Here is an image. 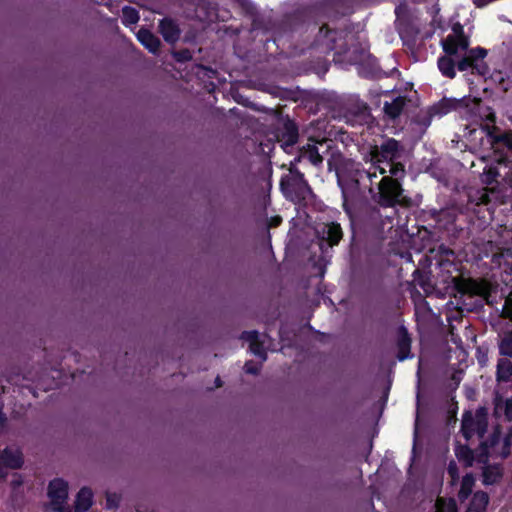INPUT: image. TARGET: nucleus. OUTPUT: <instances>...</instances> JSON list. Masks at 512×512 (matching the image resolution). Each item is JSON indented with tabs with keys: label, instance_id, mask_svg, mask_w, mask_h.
<instances>
[{
	"label": "nucleus",
	"instance_id": "1",
	"mask_svg": "<svg viewBox=\"0 0 512 512\" xmlns=\"http://www.w3.org/2000/svg\"><path fill=\"white\" fill-rule=\"evenodd\" d=\"M351 12L352 7L348 0H320L301 6L282 17L278 24L280 32L272 40L279 47L284 34L300 31L310 24L317 25L324 20H337Z\"/></svg>",
	"mask_w": 512,
	"mask_h": 512
},
{
	"label": "nucleus",
	"instance_id": "2",
	"mask_svg": "<svg viewBox=\"0 0 512 512\" xmlns=\"http://www.w3.org/2000/svg\"><path fill=\"white\" fill-rule=\"evenodd\" d=\"M369 155L372 166L379 174H386L396 166L405 169L406 149L395 138H386L380 145L372 146Z\"/></svg>",
	"mask_w": 512,
	"mask_h": 512
},
{
	"label": "nucleus",
	"instance_id": "3",
	"mask_svg": "<svg viewBox=\"0 0 512 512\" xmlns=\"http://www.w3.org/2000/svg\"><path fill=\"white\" fill-rule=\"evenodd\" d=\"M389 174H382L383 177L378 183V192L373 195V200L383 208L401 205L405 199L402 181L406 177V169L396 166Z\"/></svg>",
	"mask_w": 512,
	"mask_h": 512
},
{
	"label": "nucleus",
	"instance_id": "4",
	"mask_svg": "<svg viewBox=\"0 0 512 512\" xmlns=\"http://www.w3.org/2000/svg\"><path fill=\"white\" fill-rule=\"evenodd\" d=\"M280 189L286 199L297 203L305 201L312 194V188L304 174L294 163L290 165L289 174L281 177Z\"/></svg>",
	"mask_w": 512,
	"mask_h": 512
},
{
	"label": "nucleus",
	"instance_id": "5",
	"mask_svg": "<svg viewBox=\"0 0 512 512\" xmlns=\"http://www.w3.org/2000/svg\"><path fill=\"white\" fill-rule=\"evenodd\" d=\"M486 135L494 153V162L501 167L512 161V131L486 125Z\"/></svg>",
	"mask_w": 512,
	"mask_h": 512
},
{
	"label": "nucleus",
	"instance_id": "6",
	"mask_svg": "<svg viewBox=\"0 0 512 512\" xmlns=\"http://www.w3.org/2000/svg\"><path fill=\"white\" fill-rule=\"evenodd\" d=\"M395 25L398 34L404 46L413 48L416 45L420 29L416 18L410 12L405 3H401L395 8Z\"/></svg>",
	"mask_w": 512,
	"mask_h": 512
},
{
	"label": "nucleus",
	"instance_id": "7",
	"mask_svg": "<svg viewBox=\"0 0 512 512\" xmlns=\"http://www.w3.org/2000/svg\"><path fill=\"white\" fill-rule=\"evenodd\" d=\"M376 171L375 169L374 172H371L370 170H366L361 163L349 161L345 163L341 173L337 172L338 182L340 185L346 182L356 189L361 185L366 186L364 183L365 180L369 182V185H372V179L377 176Z\"/></svg>",
	"mask_w": 512,
	"mask_h": 512
},
{
	"label": "nucleus",
	"instance_id": "8",
	"mask_svg": "<svg viewBox=\"0 0 512 512\" xmlns=\"http://www.w3.org/2000/svg\"><path fill=\"white\" fill-rule=\"evenodd\" d=\"M488 420L485 408L477 409L475 415L470 410L464 411L461 422V433L466 440H470L474 434L480 438L487 432Z\"/></svg>",
	"mask_w": 512,
	"mask_h": 512
},
{
	"label": "nucleus",
	"instance_id": "9",
	"mask_svg": "<svg viewBox=\"0 0 512 512\" xmlns=\"http://www.w3.org/2000/svg\"><path fill=\"white\" fill-rule=\"evenodd\" d=\"M338 41L344 43L342 31L331 29L328 24L323 23L312 43V47L328 54L339 47Z\"/></svg>",
	"mask_w": 512,
	"mask_h": 512
},
{
	"label": "nucleus",
	"instance_id": "10",
	"mask_svg": "<svg viewBox=\"0 0 512 512\" xmlns=\"http://www.w3.org/2000/svg\"><path fill=\"white\" fill-rule=\"evenodd\" d=\"M24 464L23 453L19 449L10 447L0 451V480H4L7 476L6 469H20Z\"/></svg>",
	"mask_w": 512,
	"mask_h": 512
},
{
	"label": "nucleus",
	"instance_id": "11",
	"mask_svg": "<svg viewBox=\"0 0 512 512\" xmlns=\"http://www.w3.org/2000/svg\"><path fill=\"white\" fill-rule=\"evenodd\" d=\"M467 107L465 99L447 98L443 97L438 102L431 105L428 109L431 115L437 118H441L453 111H458L462 108Z\"/></svg>",
	"mask_w": 512,
	"mask_h": 512
},
{
	"label": "nucleus",
	"instance_id": "12",
	"mask_svg": "<svg viewBox=\"0 0 512 512\" xmlns=\"http://www.w3.org/2000/svg\"><path fill=\"white\" fill-rule=\"evenodd\" d=\"M47 494L52 506L58 505V509H61V504H65L68 498V483L62 478L51 480Z\"/></svg>",
	"mask_w": 512,
	"mask_h": 512
},
{
	"label": "nucleus",
	"instance_id": "13",
	"mask_svg": "<svg viewBox=\"0 0 512 512\" xmlns=\"http://www.w3.org/2000/svg\"><path fill=\"white\" fill-rule=\"evenodd\" d=\"M321 243H326L328 246L333 247L338 245L343 238V231L339 223L330 222L317 231Z\"/></svg>",
	"mask_w": 512,
	"mask_h": 512
},
{
	"label": "nucleus",
	"instance_id": "14",
	"mask_svg": "<svg viewBox=\"0 0 512 512\" xmlns=\"http://www.w3.org/2000/svg\"><path fill=\"white\" fill-rule=\"evenodd\" d=\"M412 339L406 327L400 326L397 331V359L399 361H405L412 358L411 354Z\"/></svg>",
	"mask_w": 512,
	"mask_h": 512
},
{
	"label": "nucleus",
	"instance_id": "15",
	"mask_svg": "<svg viewBox=\"0 0 512 512\" xmlns=\"http://www.w3.org/2000/svg\"><path fill=\"white\" fill-rule=\"evenodd\" d=\"M159 32L163 39L169 43H176L181 34V30L175 20L171 18H163L159 22Z\"/></svg>",
	"mask_w": 512,
	"mask_h": 512
},
{
	"label": "nucleus",
	"instance_id": "16",
	"mask_svg": "<svg viewBox=\"0 0 512 512\" xmlns=\"http://www.w3.org/2000/svg\"><path fill=\"white\" fill-rule=\"evenodd\" d=\"M278 137L287 146L297 143L299 138V130L296 122L289 117L283 123L282 129L279 130Z\"/></svg>",
	"mask_w": 512,
	"mask_h": 512
},
{
	"label": "nucleus",
	"instance_id": "17",
	"mask_svg": "<svg viewBox=\"0 0 512 512\" xmlns=\"http://www.w3.org/2000/svg\"><path fill=\"white\" fill-rule=\"evenodd\" d=\"M504 476V468L500 463L482 467V483L485 486L498 484Z\"/></svg>",
	"mask_w": 512,
	"mask_h": 512
},
{
	"label": "nucleus",
	"instance_id": "18",
	"mask_svg": "<svg viewBox=\"0 0 512 512\" xmlns=\"http://www.w3.org/2000/svg\"><path fill=\"white\" fill-rule=\"evenodd\" d=\"M303 160H307L316 167L322 165L323 157L320 155L316 144L308 143L300 148L299 155L295 158V161L301 162Z\"/></svg>",
	"mask_w": 512,
	"mask_h": 512
},
{
	"label": "nucleus",
	"instance_id": "19",
	"mask_svg": "<svg viewBox=\"0 0 512 512\" xmlns=\"http://www.w3.org/2000/svg\"><path fill=\"white\" fill-rule=\"evenodd\" d=\"M136 36L138 41L150 52L156 53L159 50L161 42L149 29L140 28Z\"/></svg>",
	"mask_w": 512,
	"mask_h": 512
},
{
	"label": "nucleus",
	"instance_id": "20",
	"mask_svg": "<svg viewBox=\"0 0 512 512\" xmlns=\"http://www.w3.org/2000/svg\"><path fill=\"white\" fill-rule=\"evenodd\" d=\"M243 13L252 19V29H264L263 19L260 17L257 6L251 0H244L240 4Z\"/></svg>",
	"mask_w": 512,
	"mask_h": 512
},
{
	"label": "nucleus",
	"instance_id": "21",
	"mask_svg": "<svg viewBox=\"0 0 512 512\" xmlns=\"http://www.w3.org/2000/svg\"><path fill=\"white\" fill-rule=\"evenodd\" d=\"M93 504V492L89 487H82L77 493L74 512H86Z\"/></svg>",
	"mask_w": 512,
	"mask_h": 512
},
{
	"label": "nucleus",
	"instance_id": "22",
	"mask_svg": "<svg viewBox=\"0 0 512 512\" xmlns=\"http://www.w3.org/2000/svg\"><path fill=\"white\" fill-rule=\"evenodd\" d=\"M489 500L487 492L482 490L476 491L465 512H486Z\"/></svg>",
	"mask_w": 512,
	"mask_h": 512
},
{
	"label": "nucleus",
	"instance_id": "23",
	"mask_svg": "<svg viewBox=\"0 0 512 512\" xmlns=\"http://www.w3.org/2000/svg\"><path fill=\"white\" fill-rule=\"evenodd\" d=\"M496 380L507 383L512 380V362L508 358H499L496 366Z\"/></svg>",
	"mask_w": 512,
	"mask_h": 512
},
{
	"label": "nucleus",
	"instance_id": "24",
	"mask_svg": "<svg viewBox=\"0 0 512 512\" xmlns=\"http://www.w3.org/2000/svg\"><path fill=\"white\" fill-rule=\"evenodd\" d=\"M405 104V97L398 96L393 99L392 102H385L383 109L389 118L396 119L402 114Z\"/></svg>",
	"mask_w": 512,
	"mask_h": 512
},
{
	"label": "nucleus",
	"instance_id": "25",
	"mask_svg": "<svg viewBox=\"0 0 512 512\" xmlns=\"http://www.w3.org/2000/svg\"><path fill=\"white\" fill-rule=\"evenodd\" d=\"M475 484V478L472 473H467L463 476L460 489L458 491V499L460 502H464L472 494L473 487Z\"/></svg>",
	"mask_w": 512,
	"mask_h": 512
},
{
	"label": "nucleus",
	"instance_id": "26",
	"mask_svg": "<svg viewBox=\"0 0 512 512\" xmlns=\"http://www.w3.org/2000/svg\"><path fill=\"white\" fill-rule=\"evenodd\" d=\"M437 64H438V68H439V70H440V72L442 73L443 76H445L447 78H450V79L455 77V75H456V71H455L456 63L451 58V56L446 55V56L439 57Z\"/></svg>",
	"mask_w": 512,
	"mask_h": 512
},
{
	"label": "nucleus",
	"instance_id": "27",
	"mask_svg": "<svg viewBox=\"0 0 512 512\" xmlns=\"http://www.w3.org/2000/svg\"><path fill=\"white\" fill-rule=\"evenodd\" d=\"M455 454L465 467H471L475 461L474 452L468 445H459L455 449Z\"/></svg>",
	"mask_w": 512,
	"mask_h": 512
},
{
	"label": "nucleus",
	"instance_id": "28",
	"mask_svg": "<svg viewBox=\"0 0 512 512\" xmlns=\"http://www.w3.org/2000/svg\"><path fill=\"white\" fill-rule=\"evenodd\" d=\"M501 170H503V168H501V166L498 164L496 166H486L482 174V181L488 185H491L498 181V177L503 179V172H501Z\"/></svg>",
	"mask_w": 512,
	"mask_h": 512
},
{
	"label": "nucleus",
	"instance_id": "29",
	"mask_svg": "<svg viewBox=\"0 0 512 512\" xmlns=\"http://www.w3.org/2000/svg\"><path fill=\"white\" fill-rule=\"evenodd\" d=\"M139 19V12L135 8L131 6H124L122 8V24L124 26L136 24Z\"/></svg>",
	"mask_w": 512,
	"mask_h": 512
},
{
	"label": "nucleus",
	"instance_id": "30",
	"mask_svg": "<svg viewBox=\"0 0 512 512\" xmlns=\"http://www.w3.org/2000/svg\"><path fill=\"white\" fill-rule=\"evenodd\" d=\"M456 66H457L458 70L461 72L467 71L468 69H472V70H477V72L481 75H485L486 69H487V66L485 64L474 65L467 56H465L461 60H459L456 63Z\"/></svg>",
	"mask_w": 512,
	"mask_h": 512
},
{
	"label": "nucleus",
	"instance_id": "31",
	"mask_svg": "<svg viewBox=\"0 0 512 512\" xmlns=\"http://www.w3.org/2000/svg\"><path fill=\"white\" fill-rule=\"evenodd\" d=\"M413 281L420 286L426 293H428L432 289V284L430 281V277L424 272L416 269L413 272Z\"/></svg>",
	"mask_w": 512,
	"mask_h": 512
},
{
	"label": "nucleus",
	"instance_id": "32",
	"mask_svg": "<svg viewBox=\"0 0 512 512\" xmlns=\"http://www.w3.org/2000/svg\"><path fill=\"white\" fill-rule=\"evenodd\" d=\"M499 353L504 358L512 357V331L506 333L499 342Z\"/></svg>",
	"mask_w": 512,
	"mask_h": 512
},
{
	"label": "nucleus",
	"instance_id": "33",
	"mask_svg": "<svg viewBox=\"0 0 512 512\" xmlns=\"http://www.w3.org/2000/svg\"><path fill=\"white\" fill-rule=\"evenodd\" d=\"M444 52L449 56H456L458 54L457 38L448 35L442 42Z\"/></svg>",
	"mask_w": 512,
	"mask_h": 512
},
{
	"label": "nucleus",
	"instance_id": "34",
	"mask_svg": "<svg viewBox=\"0 0 512 512\" xmlns=\"http://www.w3.org/2000/svg\"><path fill=\"white\" fill-rule=\"evenodd\" d=\"M474 65H478L479 60H483L487 56V50L482 47H476L469 50L466 55Z\"/></svg>",
	"mask_w": 512,
	"mask_h": 512
},
{
	"label": "nucleus",
	"instance_id": "35",
	"mask_svg": "<svg viewBox=\"0 0 512 512\" xmlns=\"http://www.w3.org/2000/svg\"><path fill=\"white\" fill-rule=\"evenodd\" d=\"M437 512H457V506L454 500H450L449 503H445L442 498H439L436 502Z\"/></svg>",
	"mask_w": 512,
	"mask_h": 512
},
{
	"label": "nucleus",
	"instance_id": "36",
	"mask_svg": "<svg viewBox=\"0 0 512 512\" xmlns=\"http://www.w3.org/2000/svg\"><path fill=\"white\" fill-rule=\"evenodd\" d=\"M441 259L439 260V266L446 268L453 265V262L449 259L450 256H454V252L449 248H441L440 250Z\"/></svg>",
	"mask_w": 512,
	"mask_h": 512
},
{
	"label": "nucleus",
	"instance_id": "37",
	"mask_svg": "<svg viewBox=\"0 0 512 512\" xmlns=\"http://www.w3.org/2000/svg\"><path fill=\"white\" fill-rule=\"evenodd\" d=\"M249 349L254 355L261 358L262 361H265L267 359V353L264 349L263 343L260 340H258L257 342L251 343L249 345Z\"/></svg>",
	"mask_w": 512,
	"mask_h": 512
},
{
	"label": "nucleus",
	"instance_id": "38",
	"mask_svg": "<svg viewBox=\"0 0 512 512\" xmlns=\"http://www.w3.org/2000/svg\"><path fill=\"white\" fill-rule=\"evenodd\" d=\"M482 450L481 452L475 457V460L482 464L483 466L490 465L489 463V451H488V445L486 443L481 444Z\"/></svg>",
	"mask_w": 512,
	"mask_h": 512
},
{
	"label": "nucleus",
	"instance_id": "39",
	"mask_svg": "<svg viewBox=\"0 0 512 512\" xmlns=\"http://www.w3.org/2000/svg\"><path fill=\"white\" fill-rule=\"evenodd\" d=\"M501 168H503V180L512 187V160Z\"/></svg>",
	"mask_w": 512,
	"mask_h": 512
},
{
	"label": "nucleus",
	"instance_id": "40",
	"mask_svg": "<svg viewBox=\"0 0 512 512\" xmlns=\"http://www.w3.org/2000/svg\"><path fill=\"white\" fill-rule=\"evenodd\" d=\"M241 339L248 341L250 345L259 340V333L256 330L244 331L241 334Z\"/></svg>",
	"mask_w": 512,
	"mask_h": 512
},
{
	"label": "nucleus",
	"instance_id": "41",
	"mask_svg": "<svg viewBox=\"0 0 512 512\" xmlns=\"http://www.w3.org/2000/svg\"><path fill=\"white\" fill-rule=\"evenodd\" d=\"M244 371L247 374L257 375L260 372V366L255 364L253 361H247L244 365Z\"/></svg>",
	"mask_w": 512,
	"mask_h": 512
},
{
	"label": "nucleus",
	"instance_id": "42",
	"mask_svg": "<svg viewBox=\"0 0 512 512\" xmlns=\"http://www.w3.org/2000/svg\"><path fill=\"white\" fill-rule=\"evenodd\" d=\"M433 118H435V116L431 115V112L429 111V109H427V112L424 115L418 117V123L420 125L428 127L431 124Z\"/></svg>",
	"mask_w": 512,
	"mask_h": 512
},
{
	"label": "nucleus",
	"instance_id": "43",
	"mask_svg": "<svg viewBox=\"0 0 512 512\" xmlns=\"http://www.w3.org/2000/svg\"><path fill=\"white\" fill-rule=\"evenodd\" d=\"M175 58L177 61L184 62L190 60L192 56L189 50L183 49L175 53Z\"/></svg>",
	"mask_w": 512,
	"mask_h": 512
},
{
	"label": "nucleus",
	"instance_id": "44",
	"mask_svg": "<svg viewBox=\"0 0 512 512\" xmlns=\"http://www.w3.org/2000/svg\"><path fill=\"white\" fill-rule=\"evenodd\" d=\"M23 484V478L20 474L15 473L11 479L10 485L13 490H17Z\"/></svg>",
	"mask_w": 512,
	"mask_h": 512
},
{
	"label": "nucleus",
	"instance_id": "45",
	"mask_svg": "<svg viewBox=\"0 0 512 512\" xmlns=\"http://www.w3.org/2000/svg\"><path fill=\"white\" fill-rule=\"evenodd\" d=\"M457 38V45H458V48L459 50H462V51H465L468 49V46H469V39L466 35H463L461 37H456Z\"/></svg>",
	"mask_w": 512,
	"mask_h": 512
},
{
	"label": "nucleus",
	"instance_id": "46",
	"mask_svg": "<svg viewBox=\"0 0 512 512\" xmlns=\"http://www.w3.org/2000/svg\"><path fill=\"white\" fill-rule=\"evenodd\" d=\"M504 313L512 318V292L508 295L506 298L505 304H504Z\"/></svg>",
	"mask_w": 512,
	"mask_h": 512
},
{
	"label": "nucleus",
	"instance_id": "47",
	"mask_svg": "<svg viewBox=\"0 0 512 512\" xmlns=\"http://www.w3.org/2000/svg\"><path fill=\"white\" fill-rule=\"evenodd\" d=\"M510 439L508 437H506L504 439V444H503V447H502V451H501V457L503 459H506L509 455H510Z\"/></svg>",
	"mask_w": 512,
	"mask_h": 512
},
{
	"label": "nucleus",
	"instance_id": "48",
	"mask_svg": "<svg viewBox=\"0 0 512 512\" xmlns=\"http://www.w3.org/2000/svg\"><path fill=\"white\" fill-rule=\"evenodd\" d=\"M453 34H451L454 37H461L465 35L463 26L457 22L452 26Z\"/></svg>",
	"mask_w": 512,
	"mask_h": 512
},
{
	"label": "nucleus",
	"instance_id": "49",
	"mask_svg": "<svg viewBox=\"0 0 512 512\" xmlns=\"http://www.w3.org/2000/svg\"><path fill=\"white\" fill-rule=\"evenodd\" d=\"M447 470L452 479L458 478V468L455 462H450Z\"/></svg>",
	"mask_w": 512,
	"mask_h": 512
},
{
	"label": "nucleus",
	"instance_id": "50",
	"mask_svg": "<svg viewBox=\"0 0 512 512\" xmlns=\"http://www.w3.org/2000/svg\"><path fill=\"white\" fill-rule=\"evenodd\" d=\"M498 441H499V434L494 433L490 437L488 443L487 442H485V443L488 445V448H489V447L495 446L498 443Z\"/></svg>",
	"mask_w": 512,
	"mask_h": 512
},
{
	"label": "nucleus",
	"instance_id": "51",
	"mask_svg": "<svg viewBox=\"0 0 512 512\" xmlns=\"http://www.w3.org/2000/svg\"><path fill=\"white\" fill-rule=\"evenodd\" d=\"M118 506L117 502L114 499L113 495L108 494L107 495V507L108 508H116Z\"/></svg>",
	"mask_w": 512,
	"mask_h": 512
},
{
	"label": "nucleus",
	"instance_id": "52",
	"mask_svg": "<svg viewBox=\"0 0 512 512\" xmlns=\"http://www.w3.org/2000/svg\"><path fill=\"white\" fill-rule=\"evenodd\" d=\"M53 510L55 512H71V510L65 506V504H61V509H58V505L53 506Z\"/></svg>",
	"mask_w": 512,
	"mask_h": 512
},
{
	"label": "nucleus",
	"instance_id": "53",
	"mask_svg": "<svg viewBox=\"0 0 512 512\" xmlns=\"http://www.w3.org/2000/svg\"><path fill=\"white\" fill-rule=\"evenodd\" d=\"M445 213H446V211H444V210H441V211H433V214H432V215H433V218H434V219L439 220V218H440L443 214H445Z\"/></svg>",
	"mask_w": 512,
	"mask_h": 512
},
{
	"label": "nucleus",
	"instance_id": "54",
	"mask_svg": "<svg viewBox=\"0 0 512 512\" xmlns=\"http://www.w3.org/2000/svg\"><path fill=\"white\" fill-rule=\"evenodd\" d=\"M510 412H512V398L506 402V413L509 414Z\"/></svg>",
	"mask_w": 512,
	"mask_h": 512
},
{
	"label": "nucleus",
	"instance_id": "55",
	"mask_svg": "<svg viewBox=\"0 0 512 512\" xmlns=\"http://www.w3.org/2000/svg\"><path fill=\"white\" fill-rule=\"evenodd\" d=\"M6 422V416L2 411V408L0 407V425H3Z\"/></svg>",
	"mask_w": 512,
	"mask_h": 512
},
{
	"label": "nucleus",
	"instance_id": "56",
	"mask_svg": "<svg viewBox=\"0 0 512 512\" xmlns=\"http://www.w3.org/2000/svg\"><path fill=\"white\" fill-rule=\"evenodd\" d=\"M222 385H223V382H222L221 378L219 376H217L215 379V387L220 388V387H222Z\"/></svg>",
	"mask_w": 512,
	"mask_h": 512
},
{
	"label": "nucleus",
	"instance_id": "57",
	"mask_svg": "<svg viewBox=\"0 0 512 512\" xmlns=\"http://www.w3.org/2000/svg\"><path fill=\"white\" fill-rule=\"evenodd\" d=\"M281 221H282V219L277 216V217L273 218V225L277 226L281 223Z\"/></svg>",
	"mask_w": 512,
	"mask_h": 512
},
{
	"label": "nucleus",
	"instance_id": "58",
	"mask_svg": "<svg viewBox=\"0 0 512 512\" xmlns=\"http://www.w3.org/2000/svg\"><path fill=\"white\" fill-rule=\"evenodd\" d=\"M105 5L112 11V8H113L112 0H109V2H107Z\"/></svg>",
	"mask_w": 512,
	"mask_h": 512
},
{
	"label": "nucleus",
	"instance_id": "59",
	"mask_svg": "<svg viewBox=\"0 0 512 512\" xmlns=\"http://www.w3.org/2000/svg\"><path fill=\"white\" fill-rule=\"evenodd\" d=\"M236 1H237V3H238L239 5H240L241 3H243V2H244V0H236Z\"/></svg>",
	"mask_w": 512,
	"mask_h": 512
}]
</instances>
